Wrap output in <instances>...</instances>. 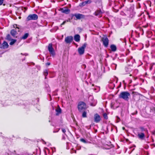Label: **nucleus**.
Masks as SVG:
<instances>
[{
    "label": "nucleus",
    "instance_id": "27",
    "mask_svg": "<svg viewBox=\"0 0 155 155\" xmlns=\"http://www.w3.org/2000/svg\"><path fill=\"white\" fill-rule=\"evenodd\" d=\"M6 38L7 39H8V40H11V38L10 35L9 34L7 36Z\"/></svg>",
    "mask_w": 155,
    "mask_h": 155
},
{
    "label": "nucleus",
    "instance_id": "13",
    "mask_svg": "<svg viewBox=\"0 0 155 155\" xmlns=\"http://www.w3.org/2000/svg\"><path fill=\"white\" fill-rule=\"evenodd\" d=\"M74 40L77 42H79L80 40V36L79 35H76L74 36Z\"/></svg>",
    "mask_w": 155,
    "mask_h": 155
},
{
    "label": "nucleus",
    "instance_id": "14",
    "mask_svg": "<svg viewBox=\"0 0 155 155\" xmlns=\"http://www.w3.org/2000/svg\"><path fill=\"white\" fill-rule=\"evenodd\" d=\"M2 45V47L4 48H7L8 46V43L5 41H4Z\"/></svg>",
    "mask_w": 155,
    "mask_h": 155
},
{
    "label": "nucleus",
    "instance_id": "8",
    "mask_svg": "<svg viewBox=\"0 0 155 155\" xmlns=\"http://www.w3.org/2000/svg\"><path fill=\"white\" fill-rule=\"evenodd\" d=\"M73 40V37L72 36H68L65 38V41L67 43H70Z\"/></svg>",
    "mask_w": 155,
    "mask_h": 155
},
{
    "label": "nucleus",
    "instance_id": "22",
    "mask_svg": "<svg viewBox=\"0 0 155 155\" xmlns=\"http://www.w3.org/2000/svg\"><path fill=\"white\" fill-rule=\"evenodd\" d=\"M13 27H14V28H15V29H18V32L19 31L20 28H19V27H18L17 25L14 24V25H13Z\"/></svg>",
    "mask_w": 155,
    "mask_h": 155
},
{
    "label": "nucleus",
    "instance_id": "23",
    "mask_svg": "<svg viewBox=\"0 0 155 155\" xmlns=\"http://www.w3.org/2000/svg\"><path fill=\"white\" fill-rule=\"evenodd\" d=\"M96 102L95 101L94 102L91 103V105L92 106H94L96 105Z\"/></svg>",
    "mask_w": 155,
    "mask_h": 155
},
{
    "label": "nucleus",
    "instance_id": "3",
    "mask_svg": "<svg viewBox=\"0 0 155 155\" xmlns=\"http://www.w3.org/2000/svg\"><path fill=\"white\" fill-rule=\"evenodd\" d=\"M38 18V16L37 15L33 14L29 15L27 17L26 19L27 21L31 20H36Z\"/></svg>",
    "mask_w": 155,
    "mask_h": 155
},
{
    "label": "nucleus",
    "instance_id": "26",
    "mask_svg": "<svg viewBox=\"0 0 155 155\" xmlns=\"http://www.w3.org/2000/svg\"><path fill=\"white\" fill-rule=\"evenodd\" d=\"M103 117L104 119H108V117L106 113H105L103 114Z\"/></svg>",
    "mask_w": 155,
    "mask_h": 155
},
{
    "label": "nucleus",
    "instance_id": "10",
    "mask_svg": "<svg viewBox=\"0 0 155 155\" xmlns=\"http://www.w3.org/2000/svg\"><path fill=\"white\" fill-rule=\"evenodd\" d=\"M61 11L63 13L67 14L69 13L70 10L68 8H62L61 9Z\"/></svg>",
    "mask_w": 155,
    "mask_h": 155
},
{
    "label": "nucleus",
    "instance_id": "1",
    "mask_svg": "<svg viewBox=\"0 0 155 155\" xmlns=\"http://www.w3.org/2000/svg\"><path fill=\"white\" fill-rule=\"evenodd\" d=\"M130 94L127 91L121 92L119 95V98H122L126 101H128L130 96Z\"/></svg>",
    "mask_w": 155,
    "mask_h": 155
},
{
    "label": "nucleus",
    "instance_id": "40",
    "mask_svg": "<svg viewBox=\"0 0 155 155\" xmlns=\"http://www.w3.org/2000/svg\"><path fill=\"white\" fill-rule=\"evenodd\" d=\"M114 65H115V66H116V65L115 64H114Z\"/></svg>",
    "mask_w": 155,
    "mask_h": 155
},
{
    "label": "nucleus",
    "instance_id": "4",
    "mask_svg": "<svg viewBox=\"0 0 155 155\" xmlns=\"http://www.w3.org/2000/svg\"><path fill=\"white\" fill-rule=\"evenodd\" d=\"M86 45L87 44L85 43L81 47L78 48V51L79 54L81 55L84 54V49Z\"/></svg>",
    "mask_w": 155,
    "mask_h": 155
},
{
    "label": "nucleus",
    "instance_id": "24",
    "mask_svg": "<svg viewBox=\"0 0 155 155\" xmlns=\"http://www.w3.org/2000/svg\"><path fill=\"white\" fill-rule=\"evenodd\" d=\"M140 131H147V130L146 129H145L143 127H140Z\"/></svg>",
    "mask_w": 155,
    "mask_h": 155
},
{
    "label": "nucleus",
    "instance_id": "21",
    "mask_svg": "<svg viewBox=\"0 0 155 155\" xmlns=\"http://www.w3.org/2000/svg\"><path fill=\"white\" fill-rule=\"evenodd\" d=\"M82 117H87V113L86 111H84L82 114Z\"/></svg>",
    "mask_w": 155,
    "mask_h": 155
},
{
    "label": "nucleus",
    "instance_id": "12",
    "mask_svg": "<svg viewBox=\"0 0 155 155\" xmlns=\"http://www.w3.org/2000/svg\"><path fill=\"white\" fill-rule=\"evenodd\" d=\"M102 12L101 10H97L94 13V15L97 16H99V17L101 16Z\"/></svg>",
    "mask_w": 155,
    "mask_h": 155
},
{
    "label": "nucleus",
    "instance_id": "11",
    "mask_svg": "<svg viewBox=\"0 0 155 155\" xmlns=\"http://www.w3.org/2000/svg\"><path fill=\"white\" fill-rule=\"evenodd\" d=\"M138 137L139 138L143 140L145 137V134L143 133H139L138 134Z\"/></svg>",
    "mask_w": 155,
    "mask_h": 155
},
{
    "label": "nucleus",
    "instance_id": "25",
    "mask_svg": "<svg viewBox=\"0 0 155 155\" xmlns=\"http://www.w3.org/2000/svg\"><path fill=\"white\" fill-rule=\"evenodd\" d=\"M80 140L82 142H83L84 143H86L87 142L84 140V139L81 138L80 139Z\"/></svg>",
    "mask_w": 155,
    "mask_h": 155
},
{
    "label": "nucleus",
    "instance_id": "9",
    "mask_svg": "<svg viewBox=\"0 0 155 155\" xmlns=\"http://www.w3.org/2000/svg\"><path fill=\"white\" fill-rule=\"evenodd\" d=\"M73 16L75 17L77 19H80L81 18H84V15L80 14H75L73 15Z\"/></svg>",
    "mask_w": 155,
    "mask_h": 155
},
{
    "label": "nucleus",
    "instance_id": "18",
    "mask_svg": "<svg viewBox=\"0 0 155 155\" xmlns=\"http://www.w3.org/2000/svg\"><path fill=\"white\" fill-rule=\"evenodd\" d=\"M29 34L28 33H26L21 38V39H26L28 36Z\"/></svg>",
    "mask_w": 155,
    "mask_h": 155
},
{
    "label": "nucleus",
    "instance_id": "39",
    "mask_svg": "<svg viewBox=\"0 0 155 155\" xmlns=\"http://www.w3.org/2000/svg\"><path fill=\"white\" fill-rule=\"evenodd\" d=\"M114 65H115V66H116V65L115 64H114Z\"/></svg>",
    "mask_w": 155,
    "mask_h": 155
},
{
    "label": "nucleus",
    "instance_id": "33",
    "mask_svg": "<svg viewBox=\"0 0 155 155\" xmlns=\"http://www.w3.org/2000/svg\"><path fill=\"white\" fill-rule=\"evenodd\" d=\"M82 68L84 67V68H85L86 67V65L85 64H83L82 65Z\"/></svg>",
    "mask_w": 155,
    "mask_h": 155
},
{
    "label": "nucleus",
    "instance_id": "17",
    "mask_svg": "<svg viewBox=\"0 0 155 155\" xmlns=\"http://www.w3.org/2000/svg\"><path fill=\"white\" fill-rule=\"evenodd\" d=\"M110 48L111 51H115L116 50V47L115 45H111L110 46Z\"/></svg>",
    "mask_w": 155,
    "mask_h": 155
},
{
    "label": "nucleus",
    "instance_id": "32",
    "mask_svg": "<svg viewBox=\"0 0 155 155\" xmlns=\"http://www.w3.org/2000/svg\"><path fill=\"white\" fill-rule=\"evenodd\" d=\"M62 132L63 133H65V132H66V130L64 129H62Z\"/></svg>",
    "mask_w": 155,
    "mask_h": 155
},
{
    "label": "nucleus",
    "instance_id": "29",
    "mask_svg": "<svg viewBox=\"0 0 155 155\" xmlns=\"http://www.w3.org/2000/svg\"><path fill=\"white\" fill-rule=\"evenodd\" d=\"M85 2H83L81 3V6H84L86 5Z\"/></svg>",
    "mask_w": 155,
    "mask_h": 155
},
{
    "label": "nucleus",
    "instance_id": "5",
    "mask_svg": "<svg viewBox=\"0 0 155 155\" xmlns=\"http://www.w3.org/2000/svg\"><path fill=\"white\" fill-rule=\"evenodd\" d=\"M103 45L105 47H107L109 44V40L107 37L103 38L102 39Z\"/></svg>",
    "mask_w": 155,
    "mask_h": 155
},
{
    "label": "nucleus",
    "instance_id": "37",
    "mask_svg": "<svg viewBox=\"0 0 155 155\" xmlns=\"http://www.w3.org/2000/svg\"><path fill=\"white\" fill-rule=\"evenodd\" d=\"M124 129H125L124 127H123V129H124Z\"/></svg>",
    "mask_w": 155,
    "mask_h": 155
},
{
    "label": "nucleus",
    "instance_id": "7",
    "mask_svg": "<svg viewBox=\"0 0 155 155\" xmlns=\"http://www.w3.org/2000/svg\"><path fill=\"white\" fill-rule=\"evenodd\" d=\"M94 121L97 123L99 122L101 120L100 116L97 114H94Z\"/></svg>",
    "mask_w": 155,
    "mask_h": 155
},
{
    "label": "nucleus",
    "instance_id": "28",
    "mask_svg": "<svg viewBox=\"0 0 155 155\" xmlns=\"http://www.w3.org/2000/svg\"><path fill=\"white\" fill-rule=\"evenodd\" d=\"M86 4H90L91 3V1L90 0H88L85 1Z\"/></svg>",
    "mask_w": 155,
    "mask_h": 155
},
{
    "label": "nucleus",
    "instance_id": "34",
    "mask_svg": "<svg viewBox=\"0 0 155 155\" xmlns=\"http://www.w3.org/2000/svg\"><path fill=\"white\" fill-rule=\"evenodd\" d=\"M46 64L48 65H49L50 64V63L49 62H48L46 63Z\"/></svg>",
    "mask_w": 155,
    "mask_h": 155
},
{
    "label": "nucleus",
    "instance_id": "2",
    "mask_svg": "<svg viewBox=\"0 0 155 155\" xmlns=\"http://www.w3.org/2000/svg\"><path fill=\"white\" fill-rule=\"evenodd\" d=\"M78 110L80 112L84 110L87 108L86 104L82 101H80L78 103Z\"/></svg>",
    "mask_w": 155,
    "mask_h": 155
},
{
    "label": "nucleus",
    "instance_id": "35",
    "mask_svg": "<svg viewBox=\"0 0 155 155\" xmlns=\"http://www.w3.org/2000/svg\"><path fill=\"white\" fill-rule=\"evenodd\" d=\"M135 93H136V92H134V91H133V92H132V94H134Z\"/></svg>",
    "mask_w": 155,
    "mask_h": 155
},
{
    "label": "nucleus",
    "instance_id": "20",
    "mask_svg": "<svg viewBox=\"0 0 155 155\" xmlns=\"http://www.w3.org/2000/svg\"><path fill=\"white\" fill-rule=\"evenodd\" d=\"M16 41V40L14 39H12L11 40V41L10 43V45H12L14 44Z\"/></svg>",
    "mask_w": 155,
    "mask_h": 155
},
{
    "label": "nucleus",
    "instance_id": "31",
    "mask_svg": "<svg viewBox=\"0 0 155 155\" xmlns=\"http://www.w3.org/2000/svg\"><path fill=\"white\" fill-rule=\"evenodd\" d=\"M4 0H0V5H2L3 2Z\"/></svg>",
    "mask_w": 155,
    "mask_h": 155
},
{
    "label": "nucleus",
    "instance_id": "16",
    "mask_svg": "<svg viewBox=\"0 0 155 155\" xmlns=\"http://www.w3.org/2000/svg\"><path fill=\"white\" fill-rule=\"evenodd\" d=\"M55 110L57 112L56 115H58L59 114L61 113V109L59 106H58V107Z\"/></svg>",
    "mask_w": 155,
    "mask_h": 155
},
{
    "label": "nucleus",
    "instance_id": "19",
    "mask_svg": "<svg viewBox=\"0 0 155 155\" xmlns=\"http://www.w3.org/2000/svg\"><path fill=\"white\" fill-rule=\"evenodd\" d=\"M43 74L45 76V78H46V77L48 75V71L47 69H45L44 70V72H43Z\"/></svg>",
    "mask_w": 155,
    "mask_h": 155
},
{
    "label": "nucleus",
    "instance_id": "36",
    "mask_svg": "<svg viewBox=\"0 0 155 155\" xmlns=\"http://www.w3.org/2000/svg\"><path fill=\"white\" fill-rule=\"evenodd\" d=\"M15 30H16L17 32V31H18V29H15Z\"/></svg>",
    "mask_w": 155,
    "mask_h": 155
},
{
    "label": "nucleus",
    "instance_id": "30",
    "mask_svg": "<svg viewBox=\"0 0 155 155\" xmlns=\"http://www.w3.org/2000/svg\"><path fill=\"white\" fill-rule=\"evenodd\" d=\"M67 22V21H64L61 24V26L62 27V25H64Z\"/></svg>",
    "mask_w": 155,
    "mask_h": 155
},
{
    "label": "nucleus",
    "instance_id": "38",
    "mask_svg": "<svg viewBox=\"0 0 155 155\" xmlns=\"http://www.w3.org/2000/svg\"><path fill=\"white\" fill-rule=\"evenodd\" d=\"M114 65H115V66H116V65L115 64H114Z\"/></svg>",
    "mask_w": 155,
    "mask_h": 155
},
{
    "label": "nucleus",
    "instance_id": "15",
    "mask_svg": "<svg viewBox=\"0 0 155 155\" xmlns=\"http://www.w3.org/2000/svg\"><path fill=\"white\" fill-rule=\"evenodd\" d=\"M11 34L12 36L15 37L17 34L16 30L15 29H12L11 31Z\"/></svg>",
    "mask_w": 155,
    "mask_h": 155
},
{
    "label": "nucleus",
    "instance_id": "6",
    "mask_svg": "<svg viewBox=\"0 0 155 155\" xmlns=\"http://www.w3.org/2000/svg\"><path fill=\"white\" fill-rule=\"evenodd\" d=\"M48 50L50 54L54 55L55 54V52L54 48L52 47V44H49L48 46Z\"/></svg>",
    "mask_w": 155,
    "mask_h": 155
}]
</instances>
